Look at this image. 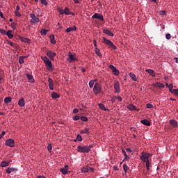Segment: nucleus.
I'll return each instance as SVG.
<instances>
[{
  "label": "nucleus",
  "instance_id": "8fccbe9b",
  "mask_svg": "<svg viewBox=\"0 0 178 178\" xmlns=\"http://www.w3.org/2000/svg\"><path fill=\"white\" fill-rule=\"evenodd\" d=\"M0 33H1L2 35H6V30L1 29L0 28Z\"/></svg>",
  "mask_w": 178,
  "mask_h": 178
},
{
  "label": "nucleus",
  "instance_id": "c85d7f7f",
  "mask_svg": "<svg viewBox=\"0 0 178 178\" xmlns=\"http://www.w3.org/2000/svg\"><path fill=\"white\" fill-rule=\"evenodd\" d=\"M154 86L158 87L159 88H164L165 87L163 83H161V82H156Z\"/></svg>",
  "mask_w": 178,
  "mask_h": 178
},
{
  "label": "nucleus",
  "instance_id": "58836bf2",
  "mask_svg": "<svg viewBox=\"0 0 178 178\" xmlns=\"http://www.w3.org/2000/svg\"><path fill=\"white\" fill-rule=\"evenodd\" d=\"M54 82L52 81L51 82L50 85H49V88L51 90H54Z\"/></svg>",
  "mask_w": 178,
  "mask_h": 178
},
{
  "label": "nucleus",
  "instance_id": "72a5a7b5",
  "mask_svg": "<svg viewBox=\"0 0 178 178\" xmlns=\"http://www.w3.org/2000/svg\"><path fill=\"white\" fill-rule=\"evenodd\" d=\"M99 108L102 110V111H106L107 109L105 107L104 104H99Z\"/></svg>",
  "mask_w": 178,
  "mask_h": 178
},
{
  "label": "nucleus",
  "instance_id": "2f4dec72",
  "mask_svg": "<svg viewBox=\"0 0 178 178\" xmlns=\"http://www.w3.org/2000/svg\"><path fill=\"white\" fill-rule=\"evenodd\" d=\"M81 134L82 135H84V134H86L87 135H88L90 134V130L88 128H86L84 129V130H81Z\"/></svg>",
  "mask_w": 178,
  "mask_h": 178
},
{
  "label": "nucleus",
  "instance_id": "ea45409f",
  "mask_svg": "<svg viewBox=\"0 0 178 178\" xmlns=\"http://www.w3.org/2000/svg\"><path fill=\"white\" fill-rule=\"evenodd\" d=\"M41 58L42 59V60H43L44 63H45V66H47V60H48V57H47L46 56H44V57H41Z\"/></svg>",
  "mask_w": 178,
  "mask_h": 178
},
{
  "label": "nucleus",
  "instance_id": "ddd939ff",
  "mask_svg": "<svg viewBox=\"0 0 178 178\" xmlns=\"http://www.w3.org/2000/svg\"><path fill=\"white\" fill-rule=\"evenodd\" d=\"M141 124H143L145 126H151V122L149 120H147V119H143V120H140Z\"/></svg>",
  "mask_w": 178,
  "mask_h": 178
},
{
  "label": "nucleus",
  "instance_id": "a878e982",
  "mask_svg": "<svg viewBox=\"0 0 178 178\" xmlns=\"http://www.w3.org/2000/svg\"><path fill=\"white\" fill-rule=\"evenodd\" d=\"M10 163V161H7V162L6 161H1L0 165H1V167H3V168L8 167V165H9Z\"/></svg>",
  "mask_w": 178,
  "mask_h": 178
},
{
  "label": "nucleus",
  "instance_id": "20e7f679",
  "mask_svg": "<svg viewBox=\"0 0 178 178\" xmlns=\"http://www.w3.org/2000/svg\"><path fill=\"white\" fill-rule=\"evenodd\" d=\"M152 156L151 153H143L140 156V159L147 163L148 159Z\"/></svg>",
  "mask_w": 178,
  "mask_h": 178
},
{
  "label": "nucleus",
  "instance_id": "b1692460",
  "mask_svg": "<svg viewBox=\"0 0 178 178\" xmlns=\"http://www.w3.org/2000/svg\"><path fill=\"white\" fill-rule=\"evenodd\" d=\"M128 109H129V111H139V110H137V108L135 106H134V104H129L128 106Z\"/></svg>",
  "mask_w": 178,
  "mask_h": 178
},
{
  "label": "nucleus",
  "instance_id": "6e6d98bb",
  "mask_svg": "<svg viewBox=\"0 0 178 178\" xmlns=\"http://www.w3.org/2000/svg\"><path fill=\"white\" fill-rule=\"evenodd\" d=\"M116 99H117V97L113 96V97H112V98H111V102H115Z\"/></svg>",
  "mask_w": 178,
  "mask_h": 178
},
{
  "label": "nucleus",
  "instance_id": "393cba45",
  "mask_svg": "<svg viewBox=\"0 0 178 178\" xmlns=\"http://www.w3.org/2000/svg\"><path fill=\"white\" fill-rule=\"evenodd\" d=\"M49 38H50V40H51V44H56V41L55 35H51L49 36Z\"/></svg>",
  "mask_w": 178,
  "mask_h": 178
},
{
  "label": "nucleus",
  "instance_id": "338daca9",
  "mask_svg": "<svg viewBox=\"0 0 178 178\" xmlns=\"http://www.w3.org/2000/svg\"><path fill=\"white\" fill-rule=\"evenodd\" d=\"M60 15L65 14V10H63V9H61V10H60Z\"/></svg>",
  "mask_w": 178,
  "mask_h": 178
},
{
  "label": "nucleus",
  "instance_id": "69168bd1",
  "mask_svg": "<svg viewBox=\"0 0 178 178\" xmlns=\"http://www.w3.org/2000/svg\"><path fill=\"white\" fill-rule=\"evenodd\" d=\"M38 178H46L44 175H38Z\"/></svg>",
  "mask_w": 178,
  "mask_h": 178
},
{
  "label": "nucleus",
  "instance_id": "473e14b6",
  "mask_svg": "<svg viewBox=\"0 0 178 178\" xmlns=\"http://www.w3.org/2000/svg\"><path fill=\"white\" fill-rule=\"evenodd\" d=\"M97 79H95V80H90V81H89V87L90 88H92V87L95 85V81H97Z\"/></svg>",
  "mask_w": 178,
  "mask_h": 178
},
{
  "label": "nucleus",
  "instance_id": "4be33fe9",
  "mask_svg": "<svg viewBox=\"0 0 178 178\" xmlns=\"http://www.w3.org/2000/svg\"><path fill=\"white\" fill-rule=\"evenodd\" d=\"M60 95L59 93H57L56 92H51V97L54 99H56L57 98H60Z\"/></svg>",
  "mask_w": 178,
  "mask_h": 178
},
{
  "label": "nucleus",
  "instance_id": "a211bd4d",
  "mask_svg": "<svg viewBox=\"0 0 178 178\" xmlns=\"http://www.w3.org/2000/svg\"><path fill=\"white\" fill-rule=\"evenodd\" d=\"M26 77L29 80L30 83H35V79L33 76L30 74H26Z\"/></svg>",
  "mask_w": 178,
  "mask_h": 178
},
{
  "label": "nucleus",
  "instance_id": "1a4fd4ad",
  "mask_svg": "<svg viewBox=\"0 0 178 178\" xmlns=\"http://www.w3.org/2000/svg\"><path fill=\"white\" fill-rule=\"evenodd\" d=\"M67 60L70 61V63H72V61L78 60V59L76 57H75L74 54H72L70 52L69 58H68Z\"/></svg>",
  "mask_w": 178,
  "mask_h": 178
},
{
  "label": "nucleus",
  "instance_id": "cd10ccee",
  "mask_svg": "<svg viewBox=\"0 0 178 178\" xmlns=\"http://www.w3.org/2000/svg\"><path fill=\"white\" fill-rule=\"evenodd\" d=\"M12 33V30H8L6 33V35L8 37L9 39L13 38V35Z\"/></svg>",
  "mask_w": 178,
  "mask_h": 178
},
{
  "label": "nucleus",
  "instance_id": "a18cd8bd",
  "mask_svg": "<svg viewBox=\"0 0 178 178\" xmlns=\"http://www.w3.org/2000/svg\"><path fill=\"white\" fill-rule=\"evenodd\" d=\"M81 171H82V172H88L89 169H88V167H83V168H81Z\"/></svg>",
  "mask_w": 178,
  "mask_h": 178
},
{
  "label": "nucleus",
  "instance_id": "de8ad7c7",
  "mask_svg": "<svg viewBox=\"0 0 178 178\" xmlns=\"http://www.w3.org/2000/svg\"><path fill=\"white\" fill-rule=\"evenodd\" d=\"M47 149L49 151V152H51L52 149V145H51V143H49V145H47Z\"/></svg>",
  "mask_w": 178,
  "mask_h": 178
},
{
  "label": "nucleus",
  "instance_id": "7ed1b4c3",
  "mask_svg": "<svg viewBox=\"0 0 178 178\" xmlns=\"http://www.w3.org/2000/svg\"><path fill=\"white\" fill-rule=\"evenodd\" d=\"M102 90L101 88V85L99 83H95L93 91L95 95L101 94V91Z\"/></svg>",
  "mask_w": 178,
  "mask_h": 178
},
{
  "label": "nucleus",
  "instance_id": "e2e57ef3",
  "mask_svg": "<svg viewBox=\"0 0 178 178\" xmlns=\"http://www.w3.org/2000/svg\"><path fill=\"white\" fill-rule=\"evenodd\" d=\"M73 113H79V109H77V108H75L73 110Z\"/></svg>",
  "mask_w": 178,
  "mask_h": 178
},
{
  "label": "nucleus",
  "instance_id": "774afa93",
  "mask_svg": "<svg viewBox=\"0 0 178 178\" xmlns=\"http://www.w3.org/2000/svg\"><path fill=\"white\" fill-rule=\"evenodd\" d=\"M19 10H20V7L19 5H17L16 7V11H19Z\"/></svg>",
  "mask_w": 178,
  "mask_h": 178
},
{
  "label": "nucleus",
  "instance_id": "c756f323",
  "mask_svg": "<svg viewBox=\"0 0 178 178\" xmlns=\"http://www.w3.org/2000/svg\"><path fill=\"white\" fill-rule=\"evenodd\" d=\"M19 39L22 40V42L29 43L30 42V39L29 38H24V37H22V35H19Z\"/></svg>",
  "mask_w": 178,
  "mask_h": 178
},
{
  "label": "nucleus",
  "instance_id": "49530a36",
  "mask_svg": "<svg viewBox=\"0 0 178 178\" xmlns=\"http://www.w3.org/2000/svg\"><path fill=\"white\" fill-rule=\"evenodd\" d=\"M24 56H20V57H19V63H24Z\"/></svg>",
  "mask_w": 178,
  "mask_h": 178
},
{
  "label": "nucleus",
  "instance_id": "f704fd0d",
  "mask_svg": "<svg viewBox=\"0 0 178 178\" xmlns=\"http://www.w3.org/2000/svg\"><path fill=\"white\" fill-rule=\"evenodd\" d=\"M64 14L65 15H74L73 13H70V9L68 8H66L64 9Z\"/></svg>",
  "mask_w": 178,
  "mask_h": 178
},
{
  "label": "nucleus",
  "instance_id": "5701e85b",
  "mask_svg": "<svg viewBox=\"0 0 178 178\" xmlns=\"http://www.w3.org/2000/svg\"><path fill=\"white\" fill-rule=\"evenodd\" d=\"M130 78L134 80V81H137L138 80V76H136L135 74H133V72H130L129 74Z\"/></svg>",
  "mask_w": 178,
  "mask_h": 178
},
{
  "label": "nucleus",
  "instance_id": "a19ab883",
  "mask_svg": "<svg viewBox=\"0 0 178 178\" xmlns=\"http://www.w3.org/2000/svg\"><path fill=\"white\" fill-rule=\"evenodd\" d=\"M49 30H47V29H42L40 33H41V35H47V33H48Z\"/></svg>",
  "mask_w": 178,
  "mask_h": 178
},
{
  "label": "nucleus",
  "instance_id": "423d86ee",
  "mask_svg": "<svg viewBox=\"0 0 178 178\" xmlns=\"http://www.w3.org/2000/svg\"><path fill=\"white\" fill-rule=\"evenodd\" d=\"M109 68L111 69L113 74H115V76H119L120 74V70L115 67V65H110Z\"/></svg>",
  "mask_w": 178,
  "mask_h": 178
},
{
  "label": "nucleus",
  "instance_id": "4d7b16f0",
  "mask_svg": "<svg viewBox=\"0 0 178 178\" xmlns=\"http://www.w3.org/2000/svg\"><path fill=\"white\" fill-rule=\"evenodd\" d=\"M165 38H166V39H170V38H171V35H170V33H166V35H165Z\"/></svg>",
  "mask_w": 178,
  "mask_h": 178
},
{
  "label": "nucleus",
  "instance_id": "09e8293b",
  "mask_svg": "<svg viewBox=\"0 0 178 178\" xmlns=\"http://www.w3.org/2000/svg\"><path fill=\"white\" fill-rule=\"evenodd\" d=\"M41 3H42L45 6H47V5H48L47 0H41Z\"/></svg>",
  "mask_w": 178,
  "mask_h": 178
},
{
  "label": "nucleus",
  "instance_id": "37998d69",
  "mask_svg": "<svg viewBox=\"0 0 178 178\" xmlns=\"http://www.w3.org/2000/svg\"><path fill=\"white\" fill-rule=\"evenodd\" d=\"M123 169H124V171H125V172H127L129 168L128 167V165L126 163H124L123 164Z\"/></svg>",
  "mask_w": 178,
  "mask_h": 178
},
{
  "label": "nucleus",
  "instance_id": "bb28decb",
  "mask_svg": "<svg viewBox=\"0 0 178 178\" xmlns=\"http://www.w3.org/2000/svg\"><path fill=\"white\" fill-rule=\"evenodd\" d=\"M122 153H123L124 156V159L123 161H127L128 159H129V156H128V154H127L126 150L122 149Z\"/></svg>",
  "mask_w": 178,
  "mask_h": 178
},
{
  "label": "nucleus",
  "instance_id": "052dcab7",
  "mask_svg": "<svg viewBox=\"0 0 178 178\" xmlns=\"http://www.w3.org/2000/svg\"><path fill=\"white\" fill-rule=\"evenodd\" d=\"M93 43H94L95 48L96 49L97 47V40H93Z\"/></svg>",
  "mask_w": 178,
  "mask_h": 178
},
{
  "label": "nucleus",
  "instance_id": "13d9d810",
  "mask_svg": "<svg viewBox=\"0 0 178 178\" xmlns=\"http://www.w3.org/2000/svg\"><path fill=\"white\" fill-rule=\"evenodd\" d=\"M80 119L79 115H75V117L73 118V120H79Z\"/></svg>",
  "mask_w": 178,
  "mask_h": 178
},
{
  "label": "nucleus",
  "instance_id": "5fc2aeb1",
  "mask_svg": "<svg viewBox=\"0 0 178 178\" xmlns=\"http://www.w3.org/2000/svg\"><path fill=\"white\" fill-rule=\"evenodd\" d=\"M81 120H82V121H88V118L87 117H81Z\"/></svg>",
  "mask_w": 178,
  "mask_h": 178
},
{
  "label": "nucleus",
  "instance_id": "f03ea898",
  "mask_svg": "<svg viewBox=\"0 0 178 178\" xmlns=\"http://www.w3.org/2000/svg\"><path fill=\"white\" fill-rule=\"evenodd\" d=\"M102 42L103 44H106L108 48H112L114 50L118 49V47L113 44V41L109 40V39L106 38V37H103Z\"/></svg>",
  "mask_w": 178,
  "mask_h": 178
},
{
  "label": "nucleus",
  "instance_id": "0e129e2a",
  "mask_svg": "<svg viewBox=\"0 0 178 178\" xmlns=\"http://www.w3.org/2000/svg\"><path fill=\"white\" fill-rule=\"evenodd\" d=\"M126 150L127 151V152H131V147H127Z\"/></svg>",
  "mask_w": 178,
  "mask_h": 178
},
{
  "label": "nucleus",
  "instance_id": "4468645a",
  "mask_svg": "<svg viewBox=\"0 0 178 178\" xmlns=\"http://www.w3.org/2000/svg\"><path fill=\"white\" fill-rule=\"evenodd\" d=\"M146 72L149 74L152 77H156L155 71L152 70V69H146Z\"/></svg>",
  "mask_w": 178,
  "mask_h": 178
},
{
  "label": "nucleus",
  "instance_id": "3c124183",
  "mask_svg": "<svg viewBox=\"0 0 178 178\" xmlns=\"http://www.w3.org/2000/svg\"><path fill=\"white\" fill-rule=\"evenodd\" d=\"M15 16H17V17H21L22 16L19 11H15Z\"/></svg>",
  "mask_w": 178,
  "mask_h": 178
},
{
  "label": "nucleus",
  "instance_id": "f3484780",
  "mask_svg": "<svg viewBox=\"0 0 178 178\" xmlns=\"http://www.w3.org/2000/svg\"><path fill=\"white\" fill-rule=\"evenodd\" d=\"M103 33H106V35H108V36H110V37H113L114 36L113 33H111V30L104 29Z\"/></svg>",
  "mask_w": 178,
  "mask_h": 178
},
{
  "label": "nucleus",
  "instance_id": "2eb2a0df",
  "mask_svg": "<svg viewBox=\"0 0 178 178\" xmlns=\"http://www.w3.org/2000/svg\"><path fill=\"white\" fill-rule=\"evenodd\" d=\"M77 28L76 27V26H74L73 27H69L67 28V29L65 30L66 33H70L71 31H76Z\"/></svg>",
  "mask_w": 178,
  "mask_h": 178
},
{
  "label": "nucleus",
  "instance_id": "603ef678",
  "mask_svg": "<svg viewBox=\"0 0 178 178\" xmlns=\"http://www.w3.org/2000/svg\"><path fill=\"white\" fill-rule=\"evenodd\" d=\"M146 107L149 108H154V106L153 104H147Z\"/></svg>",
  "mask_w": 178,
  "mask_h": 178
},
{
  "label": "nucleus",
  "instance_id": "4c0bfd02",
  "mask_svg": "<svg viewBox=\"0 0 178 178\" xmlns=\"http://www.w3.org/2000/svg\"><path fill=\"white\" fill-rule=\"evenodd\" d=\"M11 28H12V29H13V31H15L17 28V22H12Z\"/></svg>",
  "mask_w": 178,
  "mask_h": 178
},
{
  "label": "nucleus",
  "instance_id": "680f3d73",
  "mask_svg": "<svg viewBox=\"0 0 178 178\" xmlns=\"http://www.w3.org/2000/svg\"><path fill=\"white\" fill-rule=\"evenodd\" d=\"M52 81H53L52 78H49L48 79L49 85H51V83H52Z\"/></svg>",
  "mask_w": 178,
  "mask_h": 178
},
{
  "label": "nucleus",
  "instance_id": "f8f14e48",
  "mask_svg": "<svg viewBox=\"0 0 178 178\" xmlns=\"http://www.w3.org/2000/svg\"><path fill=\"white\" fill-rule=\"evenodd\" d=\"M68 169H69V165H67V164H66L64 168H61V169L60 170V172H62L63 175H66V173H67L68 172Z\"/></svg>",
  "mask_w": 178,
  "mask_h": 178
},
{
  "label": "nucleus",
  "instance_id": "e433bc0d",
  "mask_svg": "<svg viewBox=\"0 0 178 178\" xmlns=\"http://www.w3.org/2000/svg\"><path fill=\"white\" fill-rule=\"evenodd\" d=\"M95 54H96V55L99 56V57L102 56V54H101L99 49H98L97 47L95 49Z\"/></svg>",
  "mask_w": 178,
  "mask_h": 178
},
{
  "label": "nucleus",
  "instance_id": "864d4df0",
  "mask_svg": "<svg viewBox=\"0 0 178 178\" xmlns=\"http://www.w3.org/2000/svg\"><path fill=\"white\" fill-rule=\"evenodd\" d=\"M172 92L176 96H178V89H173Z\"/></svg>",
  "mask_w": 178,
  "mask_h": 178
},
{
  "label": "nucleus",
  "instance_id": "39448f33",
  "mask_svg": "<svg viewBox=\"0 0 178 178\" xmlns=\"http://www.w3.org/2000/svg\"><path fill=\"white\" fill-rule=\"evenodd\" d=\"M46 54L47 57H49V59H51V60H54V58L56 56V52H53L52 50H47Z\"/></svg>",
  "mask_w": 178,
  "mask_h": 178
},
{
  "label": "nucleus",
  "instance_id": "c9c22d12",
  "mask_svg": "<svg viewBox=\"0 0 178 178\" xmlns=\"http://www.w3.org/2000/svg\"><path fill=\"white\" fill-rule=\"evenodd\" d=\"M168 89H169L170 92H171V94H175V93L173 92L174 89H173V85H172V83H170V85L168 86Z\"/></svg>",
  "mask_w": 178,
  "mask_h": 178
},
{
  "label": "nucleus",
  "instance_id": "dca6fc26",
  "mask_svg": "<svg viewBox=\"0 0 178 178\" xmlns=\"http://www.w3.org/2000/svg\"><path fill=\"white\" fill-rule=\"evenodd\" d=\"M18 105L20 107H24V106H25V99H24V98L19 99V100L18 102Z\"/></svg>",
  "mask_w": 178,
  "mask_h": 178
},
{
  "label": "nucleus",
  "instance_id": "6e6552de",
  "mask_svg": "<svg viewBox=\"0 0 178 178\" xmlns=\"http://www.w3.org/2000/svg\"><path fill=\"white\" fill-rule=\"evenodd\" d=\"M114 89L115 90V92L119 94L120 92V82L117 81L114 83Z\"/></svg>",
  "mask_w": 178,
  "mask_h": 178
},
{
  "label": "nucleus",
  "instance_id": "c03bdc74",
  "mask_svg": "<svg viewBox=\"0 0 178 178\" xmlns=\"http://www.w3.org/2000/svg\"><path fill=\"white\" fill-rule=\"evenodd\" d=\"M82 141L83 139H82V136H80V134H78L77 137L76 138V139L74 140V141Z\"/></svg>",
  "mask_w": 178,
  "mask_h": 178
},
{
  "label": "nucleus",
  "instance_id": "aec40b11",
  "mask_svg": "<svg viewBox=\"0 0 178 178\" xmlns=\"http://www.w3.org/2000/svg\"><path fill=\"white\" fill-rule=\"evenodd\" d=\"M15 171H18V169H17V168H8L6 169V172L8 174L13 172Z\"/></svg>",
  "mask_w": 178,
  "mask_h": 178
},
{
  "label": "nucleus",
  "instance_id": "0eeeda50",
  "mask_svg": "<svg viewBox=\"0 0 178 178\" xmlns=\"http://www.w3.org/2000/svg\"><path fill=\"white\" fill-rule=\"evenodd\" d=\"M5 145H8V147H15V140H13V139H7L5 141Z\"/></svg>",
  "mask_w": 178,
  "mask_h": 178
},
{
  "label": "nucleus",
  "instance_id": "9d476101",
  "mask_svg": "<svg viewBox=\"0 0 178 178\" xmlns=\"http://www.w3.org/2000/svg\"><path fill=\"white\" fill-rule=\"evenodd\" d=\"M31 22L37 23L40 22V19L34 14H31Z\"/></svg>",
  "mask_w": 178,
  "mask_h": 178
},
{
  "label": "nucleus",
  "instance_id": "bf43d9fd",
  "mask_svg": "<svg viewBox=\"0 0 178 178\" xmlns=\"http://www.w3.org/2000/svg\"><path fill=\"white\" fill-rule=\"evenodd\" d=\"M117 99H118V101H119L120 102H122V98L121 96L117 97Z\"/></svg>",
  "mask_w": 178,
  "mask_h": 178
},
{
  "label": "nucleus",
  "instance_id": "412c9836",
  "mask_svg": "<svg viewBox=\"0 0 178 178\" xmlns=\"http://www.w3.org/2000/svg\"><path fill=\"white\" fill-rule=\"evenodd\" d=\"M46 67H47V69H49V70H50V69L52 68V61H51L49 58H48L47 59V63L46 65Z\"/></svg>",
  "mask_w": 178,
  "mask_h": 178
},
{
  "label": "nucleus",
  "instance_id": "7c9ffc66",
  "mask_svg": "<svg viewBox=\"0 0 178 178\" xmlns=\"http://www.w3.org/2000/svg\"><path fill=\"white\" fill-rule=\"evenodd\" d=\"M12 102V98L11 97H6L4 99V103L5 104H10Z\"/></svg>",
  "mask_w": 178,
  "mask_h": 178
},
{
  "label": "nucleus",
  "instance_id": "6ab92c4d",
  "mask_svg": "<svg viewBox=\"0 0 178 178\" xmlns=\"http://www.w3.org/2000/svg\"><path fill=\"white\" fill-rule=\"evenodd\" d=\"M170 124H171V125L172 127H174L175 128H176L177 127H178V122L177 120H174L173 119H171V120L169 121Z\"/></svg>",
  "mask_w": 178,
  "mask_h": 178
},
{
  "label": "nucleus",
  "instance_id": "f257e3e1",
  "mask_svg": "<svg viewBox=\"0 0 178 178\" xmlns=\"http://www.w3.org/2000/svg\"><path fill=\"white\" fill-rule=\"evenodd\" d=\"M92 148V145H85V146L78 145L77 150L79 151V152L88 153L90 152Z\"/></svg>",
  "mask_w": 178,
  "mask_h": 178
},
{
  "label": "nucleus",
  "instance_id": "79ce46f5",
  "mask_svg": "<svg viewBox=\"0 0 178 178\" xmlns=\"http://www.w3.org/2000/svg\"><path fill=\"white\" fill-rule=\"evenodd\" d=\"M146 169H147V170H149V169H150V162L149 161V159H147V163H146Z\"/></svg>",
  "mask_w": 178,
  "mask_h": 178
},
{
  "label": "nucleus",
  "instance_id": "9b49d317",
  "mask_svg": "<svg viewBox=\"0 0 178 178\" xmlns=\"http://www.w3.org/2000/svg\"><path fill=\"white\" fill-rule=\"evenodd\" d=\"M92 18L99 19V20H102V22H104V16H103V15H101V14H94L92 15Z\"/></svg>",
  "mask_w": 178,
  "mask_h": 178
}]
</instances>
